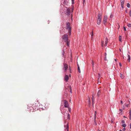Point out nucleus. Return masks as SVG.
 <instances>
[{"label":"nucleus","instance_id":"34","mask_svg":"<svg viewBox=\"0 0 131 131\" xmlns=\"http://www.w3.org/2000/svg\"><path fill=\"white\" fill-rule=\"evenodd\" d=\"M104 42H102V47H103V44H104Z\"/></svg>","mask_w":131,"mask_h":131},{"label":"nucleus","instance_id":"49","mask_svg":"<svg viewBox=\"0 0 131 131\" xmlns=\"http://www.w3.org/2000/svg\"><path fill=\"white\" fill-rule=\"evenodd\" d=\"M90 99H89V101L90 102Z\"/></svg>","mask_w":131,"mask_h":131},{"label":"nucleus","instance_id":"4","mask_svg":"<svg viewBox=\"0 0 131 131\" xmlns=\"http://www.w3.org/2000/svg\"><path fill=\"white\" fill-rule=\"evenodd\" d=\"M65 124H66L64 125V127L66 128L65 129V131H69V126L68 123L67 122H66Z\"/></svg>","mask_w":131,"mask_h":131},{"label":"nucleus","instance_id":"13","mask_svg":"<svg viewBox=\"0 0 131 131\" xmlns=\"http://www.w3.org/2000/svg\"><path fill=\"white\" fill-rule=\"evenodd\" d=\"M66 42V45L67 46H69V45L70 40H68Z\"/></svg>","mask_w":131,"mask_h":131},{"label":"nucleus","instance_id":"1","mask_svg":"<svg viewBox=\"0 0 131 131\" xmlns=\"http://www.w3.org/2000/svg\"><path fill=\"white\" fill-rule=\"evenodd\" d=\"M102 18V14L99 13L98 15V18L97 23L98 25H100L101 21Z\"/></svg>","mask_w":131,"mask_h":131},{"label":"nucleus","instance_id":"15","mask_svg":"<svg viewBox=\"0 0 131 131\" xmlns=\"http://www.w3.org/2000/svg\"><path fill=\"white\" fill-rule=\"evenodd\" d=\"M120 76L121 78L122 79H123L124 78V76L122 74H120Z\"/></svg>","mask_w":131,"mask_h":131},{"label":"nucleus","instance_id":"16","mask_svg":"<svg viewBox=\"0 0 131 131\" xmlns=\"http://www.w3.org/2000/svg\"><path fill=\"white\" fill-rule=\"evenodd\" d=\"M67 11L68 13H70V9L68 8L67 9Z\"/></svg>","mask_w":131,"mask_h":131},{"label":"nucleus","instance_id":"36","mask_svg":"<svg viewBox=\"0 0 131 131\" xmlns=\"http://www.w3.org/2000/svg\"><path fill=\"white\" fill-rule=\"evenodd\" d=\"M92 64L93 66L94 64V63L93 61H92Z\"/></svg>","mask_w":131,"mask_h":131},{"label":"nucleus","instance_id":"20","mask_svg":"<svg viewBox=\"0 0 131 131\" xmlns=\"http://www.w3.org/2000/svg\"><path fill=\"white\" fill-rule=\"evenodd\" d=\"M127 26L129 27H131V24L130 23H128Z\"/></svg>","mask_w":131,"mask_h":131},{"label":"nucleus","instance_id":"55","mask_svg":"<svg viewBox=\"0 0 131 131\" xmlns=\"http://www.w3.org/2000/svg\"><path fill=\"white\" fill-rule=\"evenodd\" d=\"M70 101H71V100H70Z\"/></svg>","mask_w":131,"mask_h":131},{"label":"nucleus","instance_id":"11","mask_svg":"<svg viewBox=\"0 0 131 131\" xmlns=\"http://www.w3.org/2000/svg\"><path fill=\"white\" fill-rule=\"evenodd\" d=\"M101 92L100 90H99L97 93V95L98 96H99L101 95Z\"/></svg>","mask_w":131,"mask_h":131},{"label":"nucleus","instance_id":"47","mask_svg":"<svg viewBox=\"0 0 131 131\" xmlns=\"http://www.w3.org/2000/svg\"><path fill=\"white\" fill-rule=\"evenodd\" d=\"M77 66H78V67H79V64H78Z\"/></svg>","mask_w":131,"mask_h":131},{"label":"nucleus","instance_id":"25","mask_svg":"<svg viewBox=\"0 0 131 131\" xmlns=\"http://www.w3.org/2000/svg\"><path fill=\"white\" fill-rule=\"evenodd\" d=\"M78 71H79V73H80L81 72V71H80V68L79 67H78Z\"/></svg>","mask_w":131,"mask_h":131},{"label":"nucleus","instance_id":"5","mask_svg":"<svg viewBox=\"0 0 131 131\" xmlns=\"http://www.w3.org/2000/svg\"><path fill=\"white\" fill-rule=\"evenodd\" d=\"M107 16H105L103 19V23L105 24L107 21Z\"/></svg>","mask_w":131,"mask_h":131},{"label":"nucleus","instance_id":"21","mask_svg":"<svg viewBox=\"0 0 131 131\" xmlns=\"http://www.w3.org/2000/svg\"><path fill=\"white\" fill-rule=\"evenodd\" d=\"M130 119H131V110L129 112Z\"/></svg>","mask_w":131,"mask_h":131},{"label":"nucleus","instance_id":"46","mask_svg":"<svg viewBox=\"0 0 131 131\" xmlns=\"http://www.w3.org/2000/svg\"><path fill=\"white\" fill-rule=\"evenodd\" d=\"M130 128L131 129V124H130Z\"/></svg>","mask_w":131,"mask_h":131},{"label":"nucleus","instance_id":"38","mask_svg":"<svg viewBox=\"0 0 131 131\" xmlns=\"http://www.w3.org/2000/svg\"><path fill=\"white\" fill-rule=\"evenodd\" d=\"M122 123H125V122L124 121H122Z\"/></svg>","mask_w":131,"mask_h":131},{"label":"nucleus","instance_id":"9","mask_svg":"<svg viewBox=\"0 0 131 131\" xmlns=\"http://www.w3.org/2000/svg\"><path fill=\"white\" fill-rule=\"evenodd\" d=\"M108 39L107 38H106V39H105V44L104 45V46H106V45H107V43L108 42Z\"/></svg>","mask_w":131,"mask_h":131},{"label":"nucleus","instance_id":"37","mask_svg":"<svg viewBox=\"0 0 131 131\" xmlns=\"http://www.w3.org/2000/svg\"><path fill=\"white\" fill-rule=\"evenodd\" d=\"M74 0H71L72 2V4H73L74 3Z\"/></svg>","mask_w":131,"mask_h":131},{"label":"nucleus","instance_id":"10","mask_svg":"<svg viewBox=\"0 0 131 131\" xmlns=\"http://www.w3.org/2000/svg\"><path fill=\"white\" fill-rule=\"evenodd\" d=\"M69 79V78L68 76L67 75H66L65 77V80L66 81H67Z\"/></svg>","mask_w":131,"mask_h":131},{"label":"nucleus","instance_id":"41","mask_svg":"<svg viewBox=\"0 0 131 131\" xmlns=\"http://www.w3.org/2000/svg\"><path fill=\"white\" fill-rule=\"evenodd\" d=\"M119 65L120 66H122V64L121 63H119Z\"/></svg>","mask_w":131,"mask_h":131},{"label":"nucleus","instance_id":"7","mask_svg":"<svg viewBox=\"0 0 131 131\" xmlns=\"http://www.w3.org/2000/svg\"><path fill=\"white\" fill-rule=\"evenodd\" d=\"M67 85H66L65 86L66 88V89H69V88L70 89V91L71 93H72V89H71V87L70 86H69V85H68L67 86Z\"/></svg>","mask_w":131,"mask_h":131},{"label":"nucleus","instance_id":"17","mask_svg":"<svg viewBox=\"0 0 131 131\" xmlns=\"http://www.w3.org/2000/svg\"><path fill=\"white\" fill-rule=\"evenodd\" d=\"M119 41L121 42V41L122 36H119Z\"/></svg>","mask_w":131,"mask_h":131},{"label":"nucleus","instance_id":"40","mask_svg":"<svg viewBox=\"0 0 131 131\" xmlns=\"http://www.w3.org/2000/svg\"><path fill=\"white\" fill-rule=\"evenodd\" d=\"M105 60H107V58H106V57H105Z\"/></svg>","mask_w":131,"mask_h":131},{"label":"nucleus","instance_id":"27","mask_svg":"<svg viewBox=\"0 0 131 131\" xmlns=\"http://www.w3.org/2000/svg\"><path fill=\"white\" fill-rule=\"evenodd\" d=\"M30 110H29V111H31L32 109H33V107H30Z\"/></svg>","mask_w":131,"mask_h":131},{"label":"nucleus","instance_id":"44","mask_svg":"<svg viewBox=\"0 0 131 131\" xmlns=\"http://www.w3.org/2000/svg\"><path fill=\"white\" fill-rule=\"evenodd\" d=\"M69 112H70V110H71V108H69Z\"/></svg>","mask_w":131,"mask_h":131},{"label":"nucleus","instance_id":"6","mask_svg":"<svg viewBox=\"0 0 131 131\" xmlns=\"http://www.w3.org/2000/svg\"><path fill=\"white\" fill-rule=\"evenodd\" d=\"M63 68L65 71H66L68 68V66L66 63H63Z\"/></svg>","mask_w":131,"mask_h":131},{"label":"nucleus","instance_id":"18","mask_svg":"<svg viewBox=\"0 0 131 131\" xmlns=\"http://www.w3.org/2000/svg\"><path fill=\"white\" fill-rule=\"evenodd\" d=\"M127 6L128 8H129L130 7V4L129 3H127Z\"/></svg>","mask_w":131,"mask_h":131},{"label":"nucleus","instance_id":"26","mask_svg":"<svg viewBox=\"0 0 131 131\" xmlns=\"http://www.w3.org/2000/svg\"><path fill=\"white\" fill-rule=\"evenodd\" d=\"M128 60H130V55H128Z\"/></svg>","mask_w":131,"mask_h":131},{"label":"nucleus","instance_id":"54","mask_svg":"<svg viewBox=\"0 0 131 131\" xmlns=\"http://www.w3.org/2000/svg\"><path fill=\"white\" fill-rule=\"evenodd\" d=\"M115 61H116V59H115Z\"/></svg>","mask_w":131,"mask_h":131},{"label":"nucleus","instance_id":"32","mask_svg":"<svg viewBox=\"0 0 131 131\" xmlns=\"http://www.w3.org/2000/svg\"><path fill=\"white\" fill-rule=\"evenodd\" d=\"M94 95H95L94 94V93H93L92 92V97H94Z\"/></svg>","mask_w":131,"mask_h":131},{"label":"nucleus","instance_id":"52","mask_svg":"<svg viewBox=\"0 0 131 131\" xmlns=\"http://www.w3.org/2000/svg\"><path fill=\"white\" fill-rule=\"evenodd\" d=\"M34 111V110H33L32 111Z\"/></svg>","mask_w":131,"mask_h":131},{"label":"nucleus","instance_id":"30","mask_svg":"<svg viewBox=\"0 0 131 131\" xmlns=\"http://www.w3.org/2000/svg\"><path fill=\"white\" fill-rule=\"evenodd\" d=\"M93 30L92 31L91 33V36H93Z\"/></svg>","mask_w":131,"mask_h":131},{"label":"nucleus","instance_id":"23","mask_svg":"<svg viewBox=\"0 0 131 131\" xmlns=\"http://www.w3.org/2000/svg\"><path fill=\"white\" fill-rule=\"evenodd\" d=\"M96 111H95L94 112V115H95V118H94V121H95V119H96Z\"/></svg>","mask_w":131,"mask_h":131},{"label":"nucleus","instance_id":"53","mask_svg":"<svg viewBox=\"0 0 131 131\" xmlns=\"http://www.w3.org/2000/svg\"><path fill=\"white\" fill-rule=\"evenodd\" d=\"M123 59L124 58V57H123Z\"/></svg>","mask_w":131,"mask_h":131},{"label":"nucleus","instance_id":"50","mask_svg":"<svg viewBox=\"0 0 131 131\" xmlns=\"http://www.w3.org/2000/svg\"><path fill=\"white\" fill-rule=\"evenodd\" d=\"M98 131H101L100 130H98Z\"/></svg>","mask_w":131,"mask_h":131},{"label":"nucleus","instance_id":"24","mask_svg":"<svg viewBox=\"0 0 131 131\" xmlns=\"http://www.w3.org/2000/svg\"><path fill=\"white\" fill-rule=\"evenodd\" d=\"M129 15L131 17V10H130L129 12Z\"/></svg>","mask_w":131,"mask_h":131},{"label":"nucleus","instance_id":"3","mask_svg":"<svg viewBox=\"0 0 131 131\" xmlns=\"http://www.w3.org/2000/svg\"><path fill=\"white\" fill-rule=\"evenodd\" d=\"M62 39L65 41L66 42L68 40V35L67 34H65L63 36Z\"/></svg>","mask_w":131,"mask_h":131},{"label":"nucleus","instance_id":"39","mask_svg":"<svg viewBox=\"0 0 131 131\" xmlns=\"http://www.w3.org/2000/svg\"><path fill=\"white\" fill-rule=\"evenodd\" d=\"M107 54L106 53H105V57H106Z\"/></svg>","mask_w":131,"mask_h":131},{"label":"nucleus","instance_id":"8","mask_svg":"<svg viewBox=\"0 0 131 131\" xmlns=\"http://www.w3.org/2000/svg\"><path fill=\"white\" fill-rule=\"evenodd\" d=\"M64 106L66 107H68L69 106V104L68 102L64 100Z\"/></svg>","mask_w":131,"mask_h":131},{"label":"nucleus","instance_id":"48","mask_svg":"<svg viewBox=\"0 0 131 131\" xmlns=\"http://www.w3.org/2000/svg\"><path fill=\"white\" fill-rule=\"evenodd\" d=\"M83 0V2H84L85 1V0Z\"/></svg>","mask_w":131,"mask_h":131},{"label":"nucleus","instance_id":"42","mask_svg":"<svg viewBox=\"0 0 131 131\" xmlns=\"http://www.w3.org/2000/svg\"><path fill=\"white\" fill-rule=\"evenodd\" d=\"M123 130L124 131L125 130V128H124L123 129Z\"/></svg>","mask_w":131,"mask_h":131},{"label":"nucleus","instance_id":"28","mask_svg":"<svg viewBox=\"0 0 131 131\" xmlns=\"http://www.w3.org/2000/svg\"><path fill=\"white\" fill-rule=\"evenodd\" d=\"M94 97H92V104H93V100H94Z\"/></svg>","mask_w":131,"mask_h":131},{"label":"nucleus","instance_id":"29","mask_svg":"<svg viewBox=\"0 0 131 131\" xmlns=\"http://www.w3.org/2000/svg\"><path fill=\"white\" fill-rule=\"evenodd\" d=\"M122 126L123 127H126V125L125 124H123L122 125Z\"/></svg>","mask_w":131,"mask_h":131},{"label":"nucleus","instance_id":"12","mask_svg":"<svg viewBox=\"0 0 131 131\" xmlns=\"http://www.w3.org/2000/svg\"><path fill=\"white\" fill-rule=\"evenodd\" d=\"M49 105V104L48 103H46L45 104V107L46 108H48Z\"/></svg>","mask_w":131,"mask_h":131},{"label":"nucleus","instance_id":"35","mask_svg":"<svg viewBox=\"0 0 131 131\" xmlns=\"http://www.w3.org/2000/svg\"><path fill=\"white\" fill-rule=\"evenodd\" d=\"M124 4H121V6L122 7V8H123V6H124Z\"/></svg>","mask_w":131,"mask_h":131},{"label":"nucleus","instance_id":"19","mask_svg":"<svg viewBox=\"0 0 131 131\" xmlns=\"http://www.w3.org/2000/svg\"><path fill=\"white\" fill-rule=\"evenodd\" d=\"M98 75H99V78H98V81L99 82V80L100 81V75L99 73V74Z\"/></svg>","mask_w":131,"mask_h":131},{"label":"nucleus","instance_id":"33","mask_svg":"<svg viewBox=\"0 0 131 131\" xmlns=\"http://www.w3.org/2000/svg\"><path fill=\"white\" fill-rule=\"evenodd\" d=\"M113 16L112 14H111L110 16V17L112 18L113 17Z\"/></svg>","mask_w":131,"mask_h":131},{"label":"nucleus","instance_id":"51","mask_svg":"<svg viewBox=\"0 0 131 131\" xmlns=\"http://www.w3.org/2000/svg\"><path fill=\"white\" fill-rule=\"evenodd\" d=\"M120 131H122V130H120Z\"/></svg>","mask_w":131,"mask_h":131},{"label":"nucleus","instance_id":"22","mask_svg":"<svg viewBox=\"0 0 131 131\" xmlns=\"http://www.w3.org/2000/svg\"><path fill=\"white\" fill-rule=\"evenodd\" d=\"M124 0H121V4H124Z\"/></svg>","mask_w":131,"mask_h":131},{"label":"nucleus","instance_id":"14","mask_svg":"<svg viewBox=\"0 0 131 131\" xmlns=\"http://www.w3.org/2000/svg\"><path fill=\"white\" fill-rule=\"evenodd\" d=\"M67 120H69L70 119V115L68 114H67Z\"/></svg>","mask_w":131,"mask_h":131},{"label":"nucleus","instance_id":"31","mask_svg":"<svg viewBox=\"0 0 131 131\" xmlns=\"http://www.w3.org/2000/svg\"><path fill=\"white\" fill-rule=\"evenodd\" d=\"M123 28H124V30L125 31H126V29L125 27H123Z\"/></svg>","mask_w":131,"mask_h":131},{"label":"nucleus","instance_id":"43","mask_svg":"<svg viewBox=\"0 0 131 131\" xmlns=\"http://www.w3.org/2000/svg\"><path fill=\"white\" fill-rule=\"evenodd\" d=\"M69 70H70V72H71V69L70 68V67L69 66Z\"/></svg>","mask_w":131,"mask_h":131},{"label":"nucleus","instance_id":"2","mask_svg":"<svg viewBox=\"0 0 131 131\" xmlns=\"http://www.w3.org/2000/svg\"><path fill=\"white\" fill-rule=\"evenodd\" d=\"M66 26L67 29L68 30V35H70L71 34V27L70 26V23L69 22L67 23Z\"/></svg>","mask_w":131,"mask_h":131},{"label":"nucleus","instance_id":"45","mask_svg":"<svg viewBox=\"0 0 131 131\" xmlns=\"http://www.w3.org/2000/svg\"><path fill=\"white\" fill-rule=\"evenodd\" d=\"M121 103H122V104H123V102L122 101H121Z\"/></svg>","mask_w":131,"mask_h":131}]
</instances>
